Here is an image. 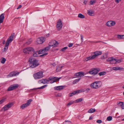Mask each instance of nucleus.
I'll return each instance as SVG.
<instances>
[{
  "instance_id": "e433bc0d",
  "label": "nucleus",
  "mask_w": 124,
  "mask_h": 124,
  "mask_svg": "<svg viewBox=\"0 0 124 124\" xmlns=\"http://www.w3.org/2000/svg\"><path fill=\"white\" fill-rule=\"evenodd\" d=\"M32 99H29L27 101V104L29 105L30 104L31 102L32 101Z\"/></svg>"
},
{
  "instance_id": "58836bf2",
  "label": "nucleus",
  "mask_w": 124,
  "mask_h": 124,
  "mask_svg": "<svg viewBox=\"0 0 124 124\" xmlns=\"http://www.w3.org/2000/svg\"><path fill=\"white\" fill-rule=\"evenodd\" d=\"M110 63L112 64H116V59H113L112 61L110 62Z\"/></svg>"
},
{
  "instance_id": "c03bdc74",
  "label": "nucleus",
  "mask_w": 124,
  "mask_h": 124,
  "mask_svg": "<svg viewBox=\"0 0 124 124\" xmlns=\"http://www.w3.org/2000/svg\"><path fill=\"white\" fill-rule=\"evenodd\" d=\"M113 59V57L108 58L107 59V62H111Z\"/></svg>"
},
{
  "instance_id": "bf43d9fd",
  "label": "nucleus",
  "mask_w": 124,
  "mask_h": 124,
  "mask_svg": "<svg viewBox=\"0 0 124 124\" xmlns=\"http://www.w3.org/2000/svg\"><path fill=\"white\" fill-rule=\"evenodd\" d=\"M115 1L117 3H119V0H115Z\"/></svg>"
},
{
  "instance_id": "1a4fd4ad",
  "label": "nucleus",
  "mask_w": 124,
  "mask_h": 124,
  "mask_svg": "<svg viewBox=\"0 0 124 124\" xmlns=\"http://www.w3.org/2000/svg\"><path fill=\"white\" fill-rule=\"evenodd\" d=\"M18 86V85L17 84L12 85L8 88L7 90L8 91H10L15 89L17 88Z\"/></svg>"
},
{
  "instance_id": "cd10ccee",
  "label": "nucleus",
  "mask_w": 124,
  "mask_h": 124,
  "mask_svg": "<svg viewBox=\"0 0 124 124\" xmlns=\"http://www.w3.org/2000/svg\"><path fill=\"white\" fill-rule=\"evenodd\" d=\"M108 55V53H106L104 54L103 55H102L101 56V59H103L105 58H106L107 57V56Z\"/></svg>"
},
{
  "instance_id": "423d86ee",
  "label": "nucleus",
  "mask_w": 124,
  "mask_h": 124,
  "mask_svg": "<svg viewBox=\"0 0 124 124\" xmlns=\"http://www.w3.org/2000/svg\"><path fill=\"white\" fill-rule=\"evenodd\" d=\"M59 44L58 42L54 40H52L49 42V45L51 46H52L53 47H54L57 46Z\"/></svg>"
},
{
  "instance_id": "a19ab883",
  "label": "nucleus",
  "mask_w": 124,
  "mask_h": 124,
  "mask_svg": "<svg viewBox=\"0 0 124 124\" xmlns=\"http://www.w3.org/2000/svg\"><path fill=\"white\" fill-rule=\"evenodd\" d=\"M14 76V75H13L11 72L10 73V74L7 76V78H9L11 77H12Z\"/></svg>"
},
{
  "instance_id": "680f3d73",
  "label": "nucleus",
  "mask_w": 124,
  "mask_h": 124,
  "mask_svg": "<svg viewBox=\"0 0 124 124\" xmlns=\"http://www.w3.org/2000/svg\"><path fill=\"white\" fill-rule=\"evenodd\" d=\"M87 1L86 0H85L84 2V3L85 4H86L87 3Z\"/></svg>"
},
{
  "instance_id": "f257e3e1",
  "label": "nucleus",
  "mask_w": 124,
  "mask_h": 124,
  "mask_svg": "<svg viewBox=\"0 0 124 124\" xmlns=\"http://www.w3.org/2000/svg\"><path fill=\"white\" fill-rule=\"evenodd\" d=\"M28 61L30 62V67L32 68H34L39 65L38 60L32 59L31 57L30 58Z\"/></svg>"
},
{
  "instance_id": "6e6d98bb",
  "label": "nucleus",
  "mask_w": 124,
  "mask_h": 124,
  "mask_svg": "<svg viewBox=\"0 0 124 124\" xmlns=\"http://www.w3.org/2000/svg\"><path fill=\"white\" fill-rule=\"evenodd\" d=\"M80 36L81 37V39L82 41V42L83 41V36L82 35H81Z\"/></svg>"
},
{
  "instance_id": "5701e85b",
  "label": "nucleus",
  "mask_w": 124,
  "mask_h": 124,
  "mask_svg": "<svg viewBox=\"0 0 124 124\" xmlns=\"http://www.w3.org/2000/svg\"><path fill=\"white\" fill-rule=\"evenodd\" d=\"M50 47L49 45L48 46L45 47L44 49H43V51H44V52H46L49 49H50Z\"/></svg>"
},
{
  "instance_id": "052dcab7",
  "label": "nucleus",
  "mask_w": 124,
  "mask_h": 124,
  "mask_svg": "<svg viewBox=\"0 0 124 124\" xmlns=\"http://www.w3.org/2000/svg\"><path fill=\"white\" fill-rule=\"evenodd\" d=\"M74 101H70V105L74 103Z\"/></svg>"
},
{
  "instance_id": "3c124183",
  "label": "nucleus",
  "mask_w": 124,
  "mask_h": 124,
  "mask_svg": "<svg viewBox=\"0 0 124 124\" xmlns=\"http://www.w3.org/2000/svg\"><path fill=\"white\" fill-rule=\"evenodd\" d=\"M62 96V94L61 93H58L56 95V97H60L61 96Z\"/></svg>"
},
{
  "instance_id": "37998d69",
  "label": "nucleus",
  "mask_w": 124,
  "mask_h": 124,
  "mask_svg": "<svg viewBox=\"0 0 124 124\" xmlns=\"http://www.w3.org/2000/svg\"><path fill=\"white\" fill-rule=\"evenodd\" d=\"M121 62V60H118V59H116V63H119Z\"/></svg>"
},
{
  "instance_id": "7ed1b4c3",
  "label": "nucleus",
  "mask_w": 124,
  "mask_h": 124,
  "mask_svg": "<svg viewBox=\"0 0 124 124\" xmlns=\"http://www.w3.org/2000/svg\"><path fill=\"white\" fill-rule=\"evenodd\" d=\"M100 71V69L99 68H92L89 71L88 73L90 74L95 75L97 74Z\"/></svg>"
},
{
  "instance_id": "393cba45",
  "label": "nucleus",
  "mask_w": 124,
  "mask_h": 124,
  "mask_svg": "<svg viewBox=\"0 0 124 124\" xmlns=\"http://www.w3.org/2000/svg\"><path fill=\"white\" fill-rule=\"evenodd\" d=\"M96 110L94 108H91L89 109L88 111L89 113H92L95 112Z\"/></svg>"
},
{
  "instance_id": "39448f33",
  "label": "nucleus",
  "mask_w": 124,
  "mask_h": 124,
  "mask_svg": "<svg viewBox=\"0 0 124 124\" xmlns=\"http://www.w3.org/2000/svg\"><path fill=\"white\" fill-rule=\"evenodd\" d=\"M43 72L42 71H39L35 73L33 75V77L35 79L40 78L43 76Z\"/></svg>"
},
{
  "instance_id": "20e7f679",
  "label": "nucleus",
  "mask_w": 124,
  "mask_h": 124,
  "mask_svg": "<svg viewBox=\"0 0 124 124\" xmlns=\"http://www.w3.org/2000/svg\"><path fill=\"white\" fill-rule=\"evenodd\" d=\"M34 50L31 47H27L23 50V52L25 54H32L34 52Z\"/></svg>"
},
{
  "instance_id": "2eb2a0df",
  "label": "nucleus",
  "mask_w": 124,
  "mask_h": 124,
  "mask_svg": "<svg viewBox=\"0 0 124 124\" xmlns=\"http://www.w3.org/2000/svg\"><path fill=\"white\" fill-rule=\"evenodd\" d=\"M49 78H53L51 81V82L50 83H52L54 82H56L57 81H59L60 79L61 78H58L57 77H50Z\"/></svg>"
},
{
  "instance_id": "8fccbe9b",
  "label": "nucleus",
  "mask_w": 124,
  "mask_h": 124,
  "mask_svg": "<svg viewBox=\"0 0 124 124\" xmlns=\"http://www.w3.org/2000/svg\"><path fill=\"white\" fill-rule=\"evenodd\" d=\"M117 104L118 105H119V104H122L123 105V104H124V102H117Z\"/></svg>"
},
{
  "instance_id": "603ef678",
  "label": "nucleus",
  "mask_w": 124,
  "mask_h": 124,
  "mask_svg": "<svg viewBox=\"0 0 124 124\" xmlns=\"http://www.w3.org/2000/svg\"><path fill=\"white\" fill-rule=\"evenodd\" d=\"M97 122L98 123H101L102 122V121L101 120H98L97 121Z\"/></svg>"
},
{
  "instance_id": "2f4dec72",
  "label": "nucleus",
  "mask_w": 124,
  "mask_h": 124,
  "mask_svg": "<svg viewBox=\"0 0 124 124\" xmlns=\"http://www.w3.org/2000/svg\"><path fill=\"white\" fill-rule=\"evenodd\" d=\"M78 17L81 18H84L85 17V16L81 13L79 14L78 15Z\"/></svg>"
},
{
  "instance_id": "13d9d810",
  "label": "nucleus",
  "mask_w": 124,
  "mask_h": 124,
  "mask_svg": "<svg viewBox=\"0 0 124 124\" xmlns=\"http://www.w3.org/2000/svg\"><path fill=\"white\" fill-rule=\"evenodd\" d=\"M22 7V6L21 5H20L17 8V9H19L21 8Z\"/></svg>"
},
{
  "instance_id": "4468645a",
  "label": "nucleus",
  "mask_w": 124,
  "mask_h": 124,
  "mask_svg": "<svg viewBox=\"0 0 124 124\" xmlns=\"http://www.w3.org/2000/svg\"><path fill=\"white\" fill-rule=\"evenodd\" d=\"M115 21H109L108 22L106 23V25L108 26H114L116 24Z\"/></svg>"
},
{
  "instance_id": "f704fd0d",
  "label": "nucleus",
  "mask_w": 124,
  "mask_h": 124,
  "mask_svg": "<svg viewBox=\"0 0 124 124\" xmlns=\"http://www.w3.org/2000/svg\"><path fill=\"white\" fill-rule=\"evenodd\" d=\"M81 79V78L79 79H77L74 80L73 82V84H76L77 82L79 81Z\"/></svg>"
},
{
  "instance_id": "ea45409f",
  "label": "nucleus",
  "mask_w": 124,
  "mask_h": 124,
  "mask_svg": "<svg viewBox=\"0 0 124 124\" xmlns=\"http://www.w3.org/2000/svg\"><path fill=\"white\" fill-rule=\"evenodd\" d=\"M11 72L12 73L13 75H14V76H16V75H18L19 73V72H18L17 73H16L15 71H13L12 72Z\"/></svg>"
},
{
  "instance_id": "6ab92c4d",
  "label": "nucleus",
  "mask_w": 124,
  "mask_h": 124,
  "mask_svg": "<svg viewBox=\"0 0 124 124\" xmlns=\"http://www.w3.org/2000/svg\"><path fill=\"white\" fill-rule=\"evenodd\" d=\"M81 92V91L80 90L75 91L72 93H70V97L76 94H77Z\"/></svg>"
},
{
  "instance_id": "0eeeda50",
  "label": "nucleus",
  "mask_w": 124,
  "mask_h": 124,
  "mask_svg": "<svg viewBox=\"0 0 124 124\" xmlns=\"http://www.w3.org/2000/svg\"><path fill=\"white\" fill-rule=\"evenodd\" d=\"M53 79V78H49L48 80L46 79H43L39 80L38 82L40 84L43 83V84H45L46 83L48 84L49 83V81Z\"/></svg>"
},
{
  "instance_id": "dca6fc26",
  "label": "nucleus",
  "mask_w": 124,
  "mask_h": 124,
  "mask_svg": "<svg viewBox=\"0 0 124 124\" xmlns=\"http://www.w3.org/2000/svg\"><path fill=\"white\" fill-rule=\"evenodd\" d=\"M94 54L93 55V57L95 58L98 55H101L102 54V52L100 51H96L94 52Z\"/></svg>"
},
{
  "instance_id": "f03ea898",
  "label": "nucleus",
  "mask_w": 124,
  "mask_h": 124,
  "mask_svg": "<svg viewBox=\"0 0 124 124\" xmlns=\"http://www.w3.org/2000/svg\"><path fill=\"white\" fill-rule=\"evenodd\" d=\"M102 84V83L101 81H97L91 83V87L93 89H96L100 87Z\"/></svg>"
},
{
  "instance_id": "4c0bfd02",
  "label": "nucleus",
  "mask_w": 124,
  "mask_h": 124,
  "mask_svg": "<svg viewBox=\"0 0 124 124\" xmlns=\"http://www.w3.org/2000/svg\"><path fill=\"white\" fill-rule=\"evenodd\" d=\"M36 52H37L38 54H43V53H44V51H43V49H41V50H40L38 51H37Z\"/></svg>"
},
{
  "instance_id": "79ce46f5",
  "label": "nucleus",
  "mask_w": 124,
  "mask_h": 124,
  "mask_svg": "<svg viewBox=\"0 0 124 124\" xmlns=\"http://www.w3.org/2000/svg\"><path fill=\"white\" fill-rule=\"evenodd\" d=\"M112 119V117L111 116H109L107 117V119L108 121H111Z\"/></svg>"
},
{
  "instance_id": "a878e982",
  "label": "nucleus",
  "mask_w": 124,
  "mask_h": 124,
  "mask_svg": "<svg viewBox=\"0 0 124 124\" xmlns=\"http://www.w3.org/2000/svg\"><path fill=\"white\" fill-rule=\"evenodd\" d=\"M112 69L113 70H123V68H120L119 67H113Z\"/></svg>"
},
{
  "instance_id": "774afa93",
  "label": "nucleus",
  "mask_w": 124,
  "mask_h": 124,
  "mask_svg": "<svg viewBox=\"0 0 124 124\" xmlns=\"http://www.w3.org/2000/svg\"><path fill=\"white\" fill-rule=\"evenodd\" d=\"M5 40H4L3 41V42L2 43L3 44H5Z\"/></svg>"
},
{
  "instance_id": "ddd939ff",
  "label": "nucleus",
  "mask_w": 124,
  "mask_h": 124,
  "mask_svg": "<svg viewBox=\"0 0 124 124\" xmlns=\"http://www.w3.org/2000/svg\"><path fill=\"white\" fill-rule=\"evenodd\" d=\"M84 73L82 72H79L76 73L74 75V76H75V78H78L79 77H81L84 76Z\"/></svg>"
},
{
  "instance_id": "412c9836",
  "label": "nucleus",
  "mask_w": 124,
  "mask_h": 124,
  "mask_svg": "<svg viewBox=\"0 0 124 124\" xmlns=\"http://www.w3.org/2000/svg\"><path fill=\"white\" fill-rule=\"evenodd\" d=\"M62 67V66H61L60 65L57 66H56L57 68L56 69V71L58 72L61 71Z\"/></svg>"
},
{
  "instance_id": "f8f14e48",
  "label": "nucleus",
  "mask_w": 124,
  "mask_h": 124,
  "mask_svg": "<svg viewBox=\"0 0 124 124\" xmlns=\"http://www.w3.org/2000/svg\"><path fill=\"white\" fill-rule=\"evenodd\" d=\"M45 38L42 37L38 38L37 40V42L38 44H42L45 41Z\"/></svg>"
},
{
  "instance_id": "473e14b6",
  "label": "nucleus",
  "mask_w": 124,
  "mask_h": 124,
  "mask_svg": "<svg viewBox=\"0 0 124 124\" xmlns=\"http://www.w3.org/2000/svg\"><path fill=\"white\" fill-rule=\"evenodd\" d=\"M117 37L120 39H124V35H117Z\"/></svg>"
},
{
  "instance_id": "4be33fe9",
  "label": "nucleus",
  "mask_w": 124,
  "mask_h": 124,
  "mask_svg": "<svg viewBox=\"0 0 124 124\" xmlns=\"http://www.w3.org/2000/svg\"><path fill=\"white\" fill-rule=\"evenodd\" d=\"M47 85H43L41 87H38V88H34L33 89H32V90H33L35 91L37 89H40L43 88H45V87H46L47 86Z\"/></svg>"
},
{
  "instance_id": "69168bd1",
  "label": "nucleus",
  "mask_w": 124,
  "mask_h": 124,
  "mask_svg": "<svg viewBox=\"0 0 124 124\" xmlns=\"http://www.w3.org/2000/svg\"><path fill=\"white\" fill-rule=\"evenodd\" d=\"M86 90L87 91H88L90 90V89L89 88H87L86 89Z\"/></svg>"
},
{
  "instance_id": "c9c22d12",
  "label": "nucleus",
  "mask_w": 124,
  "mask_h": 124,
  "mask_svg": "<svg viewBox=\"0 0 124 124\" xmlns=\"http://www.w3.org/2000/svg\"><path fill=\"white\" fill-rule=\"evenodd\" d=\"M91 5H93L96 2V0H92L90 2Z\"/></svg>"
},
{
  "instance_id": "72a5a7b5",
  "label": "nucleus",
  "mask_w": 124,
  "mask_h": 124,
  "mask_svg": "<svg viewBox=\"0 0 124 124\" xmlns=\"http://www.w3.org/2000/svg\"><path fill=\"white\" fill-rule=\"evenodd\" d=\"M32 54H33V57H37L38 56V54L37 52H35L34 50V52L33 53H32Z\"/></svg>"
},
{
  "instance_id": "9b49d317",
  "label": "nucleus",
  "mask_w": 124,
  "mask_h": 124,
  "mask_svg": "<svg viewBox=\"0 0 124 124\" xmlns=\"http://www.w3.org/2000/svg\"><path fill=\"white\" fill-rule=\"evenodd\" d=\"M14 35V33L12 34L11 36L9 37L6 42V46H8L9 43L11 42L13 40V37Z\"/></svg>"
},
{
  "instance_id": "864d4df0",
  "label": "nucleus",
  "mask_w": 124,
  "mask_h": 124,
  "mask_svg": "<svg viewBox=\"0 0 124 124\" xmlns=\"http://www.w3.org/2000/svg\"><path fill=\"white\" fill-rule=\"evenodd\" d=\"M47 54V53H45V54H42V55H40V56H44L45 55H46Z\"/></svg>"
},
{
  "instance_id": "aec40b11",
  "label": "nucleus",
  "mask_w": 124,
  "mask_h": 124,
  "mask_svg": "<svg viewBox=\"0 0 124 124\" xmlns=\"http://www.w3.org/2000/svg\"><path fill=\"white\" fill-rule=\"evenodd\" d=\"M95 58L94 57H93V55L90 56L89 57H86L85 60L86 61H87L88 60L94 59Z\"/></svg>"
},
{
  "instance_id": "49530a36",
  "label": "nucleus",
  "mask_w": 124,
  "mask_h": 124,
  "mask_svg": "<svg viewBox=\"0 0 124 124\" xmlns=\"http://www.w3.org/2000/svg\"><path fill=\"white\" fill-rule=\"evenodd\" d=\"M31 42V40H29L26 42V43L27 44L29 45L30 44Z\"/></svg>"
},
{
  "instance_id": "a18cd8bd",
  "label": "nucleus",
  "mask_w": 124,
  "mask_h": 124,
  "mask_svg": "<svg viewBox=\"0 0 124 124\" xmlns=\"http://www.w3.org/2000/svg\"><path fill=\"white\" fill-rule=\"evenodd\" d=\"M67 48H68V47H64V48H62L61 49V51H64Z\"/></svg>"
},
{
  "instance_id": "de8ad7c7",
  "label": "nucleus",
  "mask_w": 124,
  "mask_h": 124,
  "mask_svg": "<svg viewBox=\"0 0 124 124\" xmlns=\"http://www.w3.org/2000/svg\"><path fill=\"white\" fill-rule=\"evenodd\" d=\"M120 106L121 107V108L122 109H124V103L123 104H120Z\"/></svg>"
},
{
  "instance_id": "7c9ffc66",
  "label": "nucleus",
  "mask_w": 124,
  "mask_h": 124,
  "mask_svg": "<svg viewBox=\"0 0 124 124\" xmlns=\"http://www.w3.org/2000/svg\"><path fill=\"white\" fill-rule=\"evenodd\" d=\"M83 101V99L82 98H80L78 99L75 100V102L76 103H78L79 102H81Z\"/></svg>"
},
{
  "instance_id": "e2e57ef3",
  "label": "nucleus",
  "mask_w": 124,
  "mask_h": 124,
  "mask_svg": "<svg viewBox=\"0 0 124 124\" xmlns=\"http://www.w3.org/2000/svg\"><path fill=\"white\" fill-rule=\"evenodd\" d=\"M93 118V117L92 116H91L90 117L89 120H91Z\"/></svg>"
},
{
  "instance_id": "a211bd4d",
  "label": "nucleus",
  "mask_w": 124,
  "mask_h": 124,
  "mask_svg": "<svg viewBox=\"0 0 124 124\" xmlns=\"http://www.w3.org/2000/svg\"><path fill=\"white\" fill-rule=\"evenodd\" d=\"M5 14L4 13L1 14L0 15V23H2L3 22Z\"/></svg>"
},
{
  "instance_id": "c756f323",
  "label": "nucleus",
  "mask_w": 124,
  "mask_h": 124,
  "mask_svg": "<svg viewBox=\"0 0 124 124\" xmlns=\"http://www.w3.org/2000/svg\"><path fill=\"white\" fill-rule=\"evenodd\" d=\"M106 72L105 71L101 72L99 73V75L100 76L104 75L106 74Z\"/></svg>"
},
{
  "instance_id": "4d7b16f0",
  "label": "nucleus",
  "mask_w": 124,
  "mask_h": 124,
  "mask_svg": "<svg viewBox=\"0 0 124 124\" xmlns=\"http://www.w3.org/2000/svg\"><path fill=\"white\" fill-rule=\"evenodd\" d=\"M77 45V44H75V45H74L73 47L72 48H70V49H72L73 48H75L77 47V46H76Z\"/></svg>"
},
{
  "instance_id": "338daca9",
  "label": "nucleus",
  "mask_w": 124,
  "mask_h": 124,
  "mask_svg": "<svg viewBox=\"0 0 124 124\" xmlns=\"http://www.w3.org/2000/svg\"><path fill=\"white\" fill-rule=\"evenodd\" d=\"M46 36L47 37H48L49 36V33H48V34H46Z\"/></svg>"
},
{
  "instance_id": "9d476101",
  "label": "nucleus",
  "mask_w": 124,
  "mask_h": 124,
  "mask_svg": "<svg viewBox=\"0 0 124 124\" xmlns=\"http://www.w3.org/2000/svg\"><path fill=\"white\" fill-rule=\"evenodd\" d=\"M62 26V24L61 19H59L57 22L56 27L58 30L61 29Z\"/></svg>"
},
{
  "instance_id": "09e8293b",
  "label": "nucleus",
  "mask_w": 124,
  "mask_h": 124,
  "mask_svg": "<svg viewBox=\"0 0 124 124\" xmlns=\"http://www.w3.org/2000/svg\"><path fill=\"white\" fill-rule=\"evenodd\" d=\"M8 46H6V44L5 45V47L4 48V51H5L7 50V49H8V47H7Z\"/></svg>"
},
{
  "instance_id": "b1692460",
  "label": "nucleus",
  "mask_w": 124,
  "mask_h": 124,
  "mask_svg": "<svg viewBox=\"0 0 124 124\" xmlns=\"http://www.w3.org/2000/svg\"><path fill=\"white\" fill-rule=\"evenodd\" d=\"M29 105L27 103H25L23 104L20 106V108H21L22 109H23L26 107H28V106Z\"/></svg>"
},
{
  "instance_id": "0e129e2a",
  "label": "nucleus",
  "mask_w": 124,
  "mask_h": 124,
  "mask_svg": "<svg viewBox=\"0 0 124 124\" xmlns=\"http://www.w3.org/2000/svg\"><path fill=\"white\" fill-rule=\"evenodd\" d=\"M73 45V43H70V47L72 46Z\"/></svg>"
},
{
  "instance_id": "bb28decb",
  "label": "nucleus",
  "mask_w": 124,
  "mask_h": 124,
  "mask_svg": "<svg viewBox=\"0 0 124 124\" xmlns=\"http://www.w3.org/2000/svg\"><path fill=\"white\" fill-rule=\"evenodd\" d=\"M87 11V14L90 16H93V15L92 14H93V11L92 10H88Z\"/></svg>"
},
{
  "instance_id": "f3484780",
  "label": "nucleus",
  "mask_w": 124,
  "mask_h": 124,
  "mask_svg": "<svg viewBox=\"0 0 124 124\" xmlns=\"http://www.w3.org/2000/svg\"><path fill=\"white\" fill-rule=\"evenodd\" d=\"M64 87V86H56L54 87V89L55 90H60L62 89Z\"/></svg>"
},
{
  "instance_id": "5fc2aeb1",
  "label": "nucleus",
  "mask_w": 124,
  "mask_h": 124,
  "mask_svg": "<svg viewBox=\"0 0 124 124\" xmlns=\"http://www.w3.org/2000/svg\"><path fill=\"white\" fill-rule=\"evenodd\" d=\"M4 100L3 99H2L0 101V104H2L4 101Z\"/></svg>"
},
{
  "instance_id": "6e6552de",
  "label": "nucleus",
  "mask_w": 124,
  "mask_h": 124,
  "mask_svg": "<svg viewBox=\"0 0 124 124\" xmlns=\"http://www.w3.org/2000/svg\"><path fill=\"white\" fill-rule=\"evenodd\" d=\"M13 105L14 104L13 102L9 103L5 106H4L1 109V110H2L4 109V111L7 110L12 107Z\"/></svg>"
},
{
  "instance_id": "c85d7f7f",
  "label": "nucleus",
  "mask_w": 124,
  "mask_h": 124,
  "mask_svg": "<svg viewBox=\"0 0 124 124\" xmlns=\"http://www.w3.org/2000/svg\"><path fill=\"white\" fill-rule=\"evenodd\" d=\"M0 60L1 61L0 62L3 64H4L6 61V59L4 57H2L0 59Z\"/></svg>"
}]
</instances>
